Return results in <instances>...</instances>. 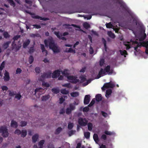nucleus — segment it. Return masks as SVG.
I'll return each mask as SVG.
<instances>
[{
	"instance_id": "c03bdc74",
	"label": "nucleus",
	"mask_w": 148,
	"mask_h": 148,
	"mask_svg": "<svg viewBox=\"0 0 148 148\" xmlns=\"http://www.w3.org/2000/svg\"><path fill=\"white\" fill-rule=\"evenodd\" d=\"M7 1L10 3V5L14 7L15 6V4L13 0H7Z\"/></svg>"
},
{
	"instance_id": "aec40b11",
	"label": "nucleus",
	"mask_w": 148,
	"mask_h": 148,
	"mask_svg": "<svg viewBox=\"0 0 148 148\" xmlns=\"http://www.w3.org/2000/svg\"><path fill=\"white\" fill-rule=\"evenodd\" d=\"M11 42V41H7L4 43L3 45V47L5 49H6L7 48L9 47V45Z\"/></svg>"
},
{
	"instance_id": "f704fd0d",
	"label": "nucleus",
	"mask_w": 148,
	"mask_h": 148,
	"mask_svg": "<svg viewBox=\"0 0 148 148\" xmlns=\"http://www.w3.org/2000/svg\"><path fill=\"white\" fill-rule=\"evenodd\" d=\"M52 92L54 93L58 94L59 92V89L56 88H53L51 90Z\"/></svg>"
},
{
	"instance_id": "680f3d73",
	"label": "nucleus",
	"mask_w": 148,
	"mask_h": 148,
	"mask_svg": "<svg viewBox=\"0 0 148 148\" xmlns=\"http://www.w3.org/2000/svg\"><path fill=\"white\" fill-rule=\"evenodd\" d=\"M35 71L36 73H39L40 71V68L39 67H36L35 68Z\"/></svg>"
},
{
	"instance_id": "72a5a7b5",
	"label": "nucleus",
	"mask_w": 148,
	"mask_h": 148,
	"mask_svg": "<svg viewBox=\"0 0 148 148\" xmlns=\"http://www.w3.org/2000/svg\"><path fill=\"white\" fill-rule=\"evenodd\" d=\"M84 136L87 139H88L90 137V133L89 132H86L84 133Z\"/></svg>"
},
{
	"instance_id": "13d9d810",
	"label": "nucleus",
	"mask_w": 148,
	"mask_h": 148,
	"mask_svg": "<svg viewBox=\"0 0 148 148\" xmlns=\"http://www.w3.org/2000/svg\"><path fill=\"white\" fill-rule=\"evenodd\" d=\"M14 133L15 134H17L18 135H19L21 134V131L19 129H17L15 131Z\"/></svg>"
},
{
	"instance_id": "a211bd4d",
	"label": "nucleus",
	"mask_w": 148,
	"mask_h": 148,
	"mask_svg": "<svg viewBox=\"0 0 148 148\" xmlns=\"http://www.w3.org/2000/svg\"><path fill=\"white\" fill-rule=\"evenodd\" d=\"M11 126L15 128H17L18 127L17 122L14 121L12 120L11 123Z\"/></svg>"
},
{
	"instance_id": "2f4dec72",
	"label": "nucleus",
	"mask_w": 148,
	"mask_h": 148,
	"mask_svg": "<svg viewBox=\"0 0 148 148\" xmlns=\"http://www.w3.org/2000/svg\"><path fill=\"white\" fill-rule=\"evenodd\" d=\"M112 92V91L111 89H109L106 90V96L108 97L109 95H110Z\"/></svg>"
},
{
	"instance_id": "6e6d98bb",
	"label": "nucleus",
	"mask_w": 148,
	"mask_h": 148,
	"mask_svg": "<svg viewBox=\"0 0 148 148\" xmlns=\"http://www.w3.org/2000/svg\"><path fill=\"white\" fill-rule=\"evenodd\" d=\"M54 34H55L56 36L59 39L60 38L61 36H62V35H61V36H60L59 34V32H54Z\"/></svg>"
},
{
	"instance_id": "4be33fe9",
	"label": "nucleus",
	"mask_w": 148,
	"mask_h": 148,
	"mask_svg": "<svg viewBox=\"0 0 148 148\" xmlns=\"http://www.w3.org/2000/svg\"><path fill=\"white\" fill-rule=\"evenodd\" d=\"M108 34L109 36L112 38H114L115 37L114 34L111 31L108 32Z\"/></svg>"
},
{
	"instance_id": "393cba45",
	"label": "nucleus",
	"mask_w": 148,
	"mask_h": 148,
	"mask_svg": "<svg viewBox=\"0 0 148 148\" xmlns=\"http://www.w3.org/2000/svg\"><path fill=\"white\" fill-rule=\"evenodd\" d=\"M50 97V95H49L44 96L42 97V100L43 101H46Z\"/></svg>"
},
{
	"instance_id": "f257e3e1",
	"label": "nucleus",
	"mask_w": 148,
	"mask_h": 148,
	"mask_svg": "<svg viewBox=\"0 0 148 148\" xmlns=\"http://www.w3.org/2000/svg\"><path fill=\"white\" fill-rule=\"evenodd\" d=\"M44 42L46 47L48 46V43L49 44V48L51 49L54 53H58L60 52V49L55 44L54 41L52 39L45 40Z\"/></svg>"
},
{
	"instance_id": "4c0bfd02",
	"label": "nucleus",
	"mask_w": 148,
	"mask_h": 148,
	"mask_svg": "<svg viewBox=\"0 0 148 148\" xmlns=\"http://www.w3.org/2000/svg\"><path fill=\"white\" fill-rule=\"evenodd\" d=\"M104 133L107 135H112L114 134V133L113 132H111L108 131H105L104 132Z\"/></svg>"
},
{
	"instance_id": "dca6fc26",
	"label": "nucleus",
	"mask_w": 148,
	"mask_h": 148,
	"mask_svg": "<svg viewBox=\"0 0 148 148\" xmlns=\"http://www.w3.org/2000/svg\"><path fill=\"white\" fill-rule=\"evenodd\" d=\"M39 136L37 134H36L34 135L32 137V140L33 142L34 143H35L37 140L38 139Z\"/></svg>"
},
{
	"instance_id": "052dcab7",
	"label": "nucleus",
	"mask_w": 148,
	"mask_h": 148,
	"mask_svg": "<svg viewBox=\"0 0 148 148\" xmlns=\"http://www.w3.org/2000/svg\"><path fill=\"white\" fill-rule=\"evenodd\" d=\"M21 36L20 35H16L14 36L13 38V39L14 40H17L18 39L20 38Z\"/></svg>"
},
{
	"instance_id": "ea45409f",
	"label": "nucleus",
	"mask_w": 148,
	"mask_h": 148,
	"mask_svg": "<svg viewBox=\"0 0 148 148\" xmlns=\"http://www.w3.org/2000/svg\"><path fill=\"white\" fill-rule=\"evenodd\" d=\"M27 124V122L26 121H22L20 122V125L22 127L25 126Z\"/></svg>"
},
{
	"instance_id": "a878e982",
	"label": "nucleus",
	"mask_w": 148,
	"mask_h": 148,
	"mask_svg": "<svg viewBox=\"0 0 148 148\" xmlns=\"http://www.w3.org/2000/svg\"><path fill=\"white\" fill-rule=\"evenodd\" d=\"M119 52L121 55L122 56H124L125 57H126V55L128 54L127 51L125 50L123 51L120 50H119Z\"/></svg>"
},
{
	"instance_id": "6ab92c4d",
	"label": "nucleus",
	"mask_w": 148,
	"mask_h": 148,
	"mask_svg": "<svg viewBox=\"0 0 148 148\" xmlns=\"http://www.w3.org/2000/svg\"><path fill=\"white\" fill-rule=\"evenodd\" d=\"M30 41L29 39L27 40L23 44V47L24 48H26L27 47L29 44Z\"/></svg>"
},
{
	"instance_id": "a18cd8bd",
	"label": "nucleus",
	"mask_w": 148,
	"mask_h": 148,
	"mask_svg": "<svg viewBox=\"0 0 148 148\" xmlns=\"http://www.w3.org/2000/svg\"><path fill=\"white\" fill-rule=\"evenodd\" d=\"M72 110L69 108H67L66 109V113L67 114H70Z\"/></svg>"
},
{
	"instance_id": "5fc2aeb1",
	"label": "nucleus",
	"mask_w": 148,
	"mask_h": 148,
	"mask_svg": "<svg viewBox=\"0 0 148 148\" xmlns=\"http://www.w3.org/2000/svg\"><path fill=\"white\" fill-rule=\"evenodd\" d=\"M104 63V60L103 59H101L99 62V65L100 66H103Z\"/></svg>"
},
{
	"instance_id": "58836bf2",
	"label": "nucleus",
	"mask_w": 148,
	"mask_h": 148,
	"mask_svg": "<svg viewBox=\"0 0 148 148\" xmlns=\"http://www.w3.org/2000/svg\"><path fill=\"white\" fill-rule=\"evenodd\" d=\"M34 58L32 56H30L29 58V62L30 64H32L34 61Z\"/></svg>"
},
{
	"instance_id": "423d86ee",
	"label": "nucleus",
	"mask_w": 148,
	"mask_h": 148,
	"mask_svg": "<svg viewBox=\"0 0 148 148\" xmlns=\"http://www.w3.org/2000/svg\"><path fill=\"white\" fill-rule=\"evenodd\" d=\"M138 28H139L140 30V34L138 39L140 41H142L144 40L146 37V34L145 33V28L144 27V31H142V30L140 28V27H138Z\"/></svg>"
},
{
	"instance_id": "79ce46f5",
	"label": "nucleus",
	"mask_w": 148,
	"mask_h": 148,
	"mask_svg": "<svg viewBox=\"0 0 148 148\" xmlns=\"http://www.w3.org/2000/svg\"><path fill=\"white\" fill-rule=\"evenodd\" d=\"M62 86L64 87H66L69 88H71V84L69 83L65 84L62 85Z\"/></svg>"
},
{
	"instance_id": "e433bc0d",
	"label": "nucleus",
	"mask_w": 148,
	"mask_h": 148,
	"mask_svg": "<svg viewBox=\"0 0 148 148\" xmlns=\"http://www.w3.org/2000/svg\"><path fill=\"white\" fill-rule=\"evenodd\" d=\"M83 26L86 29H88L90 27V25L86 22H85L83 24Z\"/></svg>"
},
{
	"instance_id": "c756f323",
	"label": "nucleus",
	"mask_w": 148,
	"mask_h": 148,
	"mask_svg": "<svg viewBox=\"0 0 148 148\" xmlns=\"http://www.w3.org/2000/svg\"><path fill=\"white\" fill-rule=\"evenodd\" d=\"M80 79H81V82L82 83L86 80V78L85 76L82 75L80 77Z\"/></svg>"
},
{
	"instance_id": "c85d7f7f",
	"label": "nucleus",
	"mask_w": 148,
	"mask_h": 148,
	"mask_svg": "<svg viewBox=\"0 0 148 148\" xmlns=\"http://www.w3.org/2000/svg\"><path fill=\"white\" fill-rule=\"evenodd\" d=\"M141 46L145 47L146 48H148V41L143 42Z\"/></svg>"
},
{
	"instance_id": "ddd939ff",
	"label": "nucleus",
	"mask_w": 148,
	"mask_h": 148,
	"mask_svg": "<svg viewBox=\"0 0 148 148\" xmlns=\"http://www.w3.org/2000/svg\"><path fill=\"white\" fill-rule=\"evenodd\" d=\"M90 95H86L85 96L84 99V103L87 105L89 103L90 101Z\"/></svg>"
},
{
	"instance_id": "1a4fd4ad",
	"label": "nucleus",
	"mask_w": 148,
	"mask_h": 148,
	"mask_svg": "<svg viewBox=\"0 0 148 148\" xmlns=\"http://www.w3.org/2000/svg\"><path fill=\"white\" fill-rule=\"evenodd\" d=\"M115 86V85L111 83L110 82L105 83L103 86L101 88L103 90H105L106 89L108 88H113Z\"/></svg>"
},
{
	"instance_id": "0eeeda50",
	"label": "nucleus",
	"mask_w": 148,
	"mask_h": 148,
	"mask_svg": "<svg viewBox=\"0 0 148 148\" xmlns=\"http://www.w3.org/2000/svg\"><path fill=\"white\" fill-rule=\"evenodd\" d=\"M88 121L85 118H79L78 119V123L81 126H86L87 124Z\"/></svg>"
},
{
	"instance_id": "473e14b6",
	"label": "nucleus",
	"mask_w": 148,
	"mask_h": 148,
	"mask_svg": "<svg viewBox=\"0 0 148 148\" xmlns=\"http://www.w3.org/2000/svg\"><path fill=\"white\" fill-rule=\"evenodd\" d=\"M88 129L89 131H91L92 128V124L91 123L87 124Z\"/></svg>"
},
{
	"instance_id": "0e129e2a",
	"label": "nucleus",
	"mask_w": 148,
	"mask_h": 148,
	"mask_svg": "<svg viewBox=\"0 0 148 148\" xmlns=\"http://www.w3.org/2000/svg\"><path fill=\"white\" fill-rule=\"evenodd\" d=\"M39 36V34H32L30 35V36L32 37H38Z\"/></svg>"
},
{
	"instance_id": "37998d69",
	"label": "nucleus",
	"mask_w": 148,
	"mask_h": 148,
	"mask_svg": "<svg viewBox=\"0 0 148 148\" xmlns=\"http://www.w3.org/2000/svg\"><path fill=\"white\" fill-rule=\"evenodd\" d=\"M95 102V99H93L90 102V103L88 106L90 107L93 106Z\"/></svg>"
},
{
	"instance_id": "c9c22d12",
	"label": "nucleus",
	"mask_w": 148,
	"mask_h": 148,
	"mask_svg": "<svg viewBox=\"0 0 148 148\" xmlns=\"http://www.w3.org/2000/svg\"><path fill=\"white\" fill-rule=\"evenodd\" d=\"M102 42L103 43L104 45V47L106 50L107 49V46H106V41L105 39L102 38Z\"/></svg>"
},
{
	"instance_id": "f3484780",
	"label": "nucleus",
	"mask_w": 148,
	"mask_h": 148,
	"mask_svg": "<svg viewBox=\"0 0 148 148\" xmlns=\"http://www.w3.org/2000/svg\"><path fill=\"white\" fill-rule=\"evenodd\" d=\"M102 95L101 94H98L96 95V100L97 101L99 102L102 99Z\"/></svg>"
},
{
	"instance_id": "4468645a",
	"label": "nucleus",
	"mask_w": 148,
	"mask_h": 148,
	"mask_svg": "<svg viewBox=\"0 0 148 148\" xmlns=\"http://www.w3.org/2000/svg\"><path fill=\"white\" fill-rule=\"evenodd\" d=\"M3 78L5 82L8 81L10 79L9 73L6 71L4 73V76Z\"/></svg>"
},
{
	"instance_id": "7ed1b4c3",
	"label": "nucleus",
	"mask_w": 148,
	"mask_h": 148,
	"mask_svg": "<svg viewBox=\"0 0 148 148\" xmlns=\"http://www.w3.org/2000/svg\"><path fill=\"white\" fill-rule=\"evenodd\" d=\"M128 12L129 14L131 16L132 19L133 20V22L135 23L136 25L137 26V27H140V28L142 30V31H144V26L140 22L138 21L137 18L133 16L132 13L130 12V11H128Z\"/></svg>"
},
{
	"instance_id": "39448f33",
	"label": "nucleus",
	"mask_w": 148,
	"mask_h": 148,
	"mask_svg": "<svg viewBox=\"0 0 148 148\" xmlns=\"http://www.w3.org/2000/svg\"><path fill=\"white\" fill-rule=\"evenodd\" d=\"M0 132L2 133V135L4 137L8 136L9 133L7 127L5 126H2L0 128Z\"/></svg>"
},
{
	"instance_id": "49530a36",
	"label": "nucleus",
	"mask_w": 148,
	"mask_h": 148,
	"mask_svg": "<svg viewBox=\"0 0 148 148\" xmlns=\"http://www.w3.org/2000/svg\"><path fill=\"white\" fill-rule=\"evenodd\" d=\"M73 126V125L72 123H70L68 124V128L69 130H71Z\"/></svg>"
},
{
	"instance_id": "4d7b16f0",
	"label": "nucleus",
	"mask_w": 148,
	"mask_h": 148,
	"mask_svg": "<svg viewBox=\"0 0 148 148\" xmlns=\"http://www.w3.org/2000/svg\"><path fill=\"white\" fill-rule=\"evenodd\" d=\"M106 27L108 28H111L112 27V25L111 23H107L106 24Z\"/></svg>"
},
{
	"instance_id": "de8ad7c7",
	"label": "nucleus",
	"mask_w": 148,
	"mask_h": 148,
	"mask_svg": "<svg viewBox=\"0 0 148 148\" xmlns=\"http://www.w3.org/2000/svg\"><path fill=\"white\" fill-rule=\"evenodd\" d=\"M42 85L43 87H49L50 86L49 84L47 82H43L42 83Z\"/></svg>"
},
{
	"instance_id": "864d4df0",
	"label": "nucleus",
	"mask_w": 148,
	"mask_h": 148,
	"mask_svg": "<svg viewBox=\"0 0 148 148\" xmlns=\"http://www.w3.org/2000/svg\"><path fill=\"white\" fill-rule=\"evenodd\" d=\"M21 97V95L20 94L18 93L16 95L15 97L18 100H19L20 99Z\"/></svg>"
},
{
	"instance_id": "603ef678",
	"label": "nucleus",
	"mask_w": 148,
	"mask_h": 148,
	"mask_svg": "<svg viewBox=\"0 0 148 148\" xmlns=\"http://www.w3.org/2000/svg\"><path fill=\"white\" fill-rule=\"evenodd\" d=\"M88 106H86L83 109V111L84 112H87L89 110V108Z\"/></svg>"
},
{
	"instance_id": "09e8293b",
	"label": "nucleus",
	"mask_w": 148,
	"mask_h": 148,
	"mask_svg": "<svg viewBox=\"0 0 148 148\" xmlns=\"http://www.w3.org/2000/svg\"><path fill=\"white\" fill-rule=\"evenodd\" d=\"M69 108L72 110H73L75 108V106L72 103L69 104Z\"/></svg>"
},
{
	"instance_id": "69168bd1",
	"label": "nucleus",
	"mask_w": 148,
	"mask_h": 148,
	"mask_svg": "<svg viewBox=\"0 0 148 148\" xmlns=\"http://www.w3.org/2000/svg\"><path fill=\"white\" fill-rule=\"evenodd\" d=\"M9 95L10 96H14L15 95L14 92V91H10L9 90Z\"/></svg>"
},
{
	"instance_id": "e2e57ef3",
	"label": "nucleus",
	"mask_w": 148,
	"mask_h": 148,
	"mask_svg": "<svg viewBox=\"0 0 148 148\" xmlns=\"http://www.w3.org/2000/svg\"><path fill=\"white\" fill-rule=\"evenodd\" d=\"M22 71V70L20 68H18L16 71V74H20Z\"/></svg>"
},
{
	"instance_id": "5701e85b",
	"label": "nucleus",
	"mask_w": 148,
	"mask_h": 148,
	"mask_svg": "<svg viewBox=\"0 0 148 148\" xmlns=\"http://www.w3.org/2000/svg\"><path fill=\"white\" fill-rule=\"evenodd\" d=\"M62 130V129L61 127H58L54 133L56 135L60 133Z\"/></svg>"
},
{
	"instance_id": "f8f14e48",
	"label": "nucleus",
	"mask_w": 148,
	"mask_h": 148,
	"mask_svg": "<svg viewBox=\"0 0 148 148\" xmlns=\"http://www.w3.org/2000/svg\"><path fill=\"white\" fill-rule=\"evenodd\" d=\"M44 90V89L42 88H36L35 90V94L36 97H37V95H40L42 94V91Z\"/></svg>"
},
{
	"instance_id": "8fccbe9b",
	"label": "nucleus",
	"mask_w": 148,
	"mask_h": 148,
	"mask_svg": "<svg viewBox=\"0 0 148 148\" xmlns=\"http://www.w3.org/2000/svg\"><path fill=\"white\" fill-rule=\"evenodd\" d=\"M45 140H40L38 143V145L40 147H42L43 145L45 143Z\"/></svg>"
},
{
	"instance_id": "774afa93",
	"label": "nucleus",
	"mask_w": 148,
	"mask_h": 148,
	"mask_svg": "<svg viewBox=\"0 0 148 148\" xmlns=\"http://www.w3.org/2000/svg\"><path fill=\"white\" fill-rule=\"evenodd\" d=\"M33 26L35 27L36 29H38L41 28V26L40 25L37 24H34L33 25Z\"/></svg>"
},
{
	"instance_id": "3c124183",
	"label": "nucleus",
	"mask_w": 148,
	"mask_h": 148,
	"mask_svg": "<svg viewBox=\"0 0 148 148\" xmlns=\"http://www.w3.org/2000/svg\"><path fill=\"white\" fill-rule=\"evenodd\" d=\"M5 63L4 61L3 62L0 66V70H2L3 68L5 67Z\"/></svg>"
},
{
	"instance_id": "9d476101",
	"label": "nucleus",
	"mask_w": 148,
	"mask_h": 148,
	"mask_svg": "<svg viewBox=\"0 0 148 148\" xmlns=\"http://www.w3.org/2000/svg\"><path fill=\"white\" fill-rule=\"evenodd\" d=\"M51 71L47 72L46 73H44L41 75V77L43 79L50 78L51 77Z\"/></svg>"
},
{
	"instance_id": "a19ab883",
	"label": "nucleus",
	"mask_w": 148,
	"mask_h": 148,
	"mask_svg": "<svg viewBox=\"0 0 148 148\" xmlns=\"http://www.w3.org/2000/svg\"><path fill=\"white\" fill-rule=\"evenodd\" d=\"M3 35L4 37L6 38H9L10 36L7 32H5L3 34Z\"/></svg>"
},
{
	"instance_id": "b1692460",
	"label": "nucleus",
	"mask_w": 148,
	"mask_h": 148,
	"mask_svg": "<svg viewBox=\"0 0 148 148\" xmlns=\"http://www.w3.org/2000/svg\"><path fill=\"white\" fill-rule=\"evenodd\" d=\"M93 138L94 140L96 143H97L99 141L98 136L97 134H94L93 136Z\"/></svg>"
},
{
	"instance_id": "bb28decb",
	"label": "nucleus",
	"mask_w": 148,
	"mask_h": 148,
	"mask_svg": "<svg viewBox=\"0 0 148 148\" xmlns=\"http://www.w3.org/2000/svg\"><path fill=\"white\" fill-rule=\"evenodd\" d=\"M27 134V132L26 130H22L21 132V136L23 138L25 137Z\"/></svg>"
},
{
	"instance_id": "20e7f679",
	"label": "nucleus",
	"mask_w": 148,
	"mask_h": 148,
	"mask_svg": "<svg viewBox=\"0 0 148 148\" xmlns=\"http://www.w3.org/2000/svg\"><path fill=\"white\" fill-rule=\"evenodd\" d=\"M26 12L27 13L31 15L32 17L34 19H40V20L44 21H47L49 20V19L48 18H43L38 15H35V13L29 12L27 10Z\"/></svg>"
},
{
	"instance_id": "338daca9",
	"label": "nucleus",
	"mask_w": 148,
	"mask_h": 148,
	"mask_svg": "<svg viewBox=\"0 0 148 148\" xmlns=\"http://www.w3.org/2000/svg\"><path fill=\"white\" fill-rule=\"evenodd\" d=\"M101 113L102 116L105 117H106L108 116V114L103 111H102Z\"/></svg>"
},
{
	"instance_id": "f03ea898",
	"label": "nucleus",
	"mask_w": 148,
	"mask_h": 148,
	"mask_svg": "<svg viewBox=\"0 0 148 148\" xmlns=\"http://www.w3.org/2000/svg\"><path fill=\"white\" fill-rule=\"evenodd\" d=\"M113 71L112 70L110 69V66L109 65L107 66L104 69L101 68L99 72L98 75H97L96 79H99L101 76L106 75V72L108 73V75L112 74L113 73Z\"/></svg>"
},
{
	"instance_id": "6e6552de",
	"label": "nucleus",
	"mask_w": 148,
	"mask_h": 148,
	"mask_svg": "<svg viewBox=\"0 0 148 148\" xmlns=\"http://www.w3.org/2000/svg\"><path fill=\"white\" fill-rule=\"evenodd\" d=\"M70 82L72 84H76L79 81V80L77 79V77L73 76H69L67 77Z\"/></svg>"
},
{
	"instance_id": "412c9836",
	"label": "nucleus",
	"mask_w": 148,
	"mask_h": 148,
	"mask_svg": "<svg viewBox=\"0 0 148 148\" xmlns=\"http://www.w3.org/2000/svg\"><path fill=\"white\" fill-rule=\"evenodd\" d=\"M67 49L68 48H66V50L64 52L69 53H74L76 52L75 50L72 49L71 48H69L68 50H67Z\"/></svg>"
},
{
	"instance_id": "bf43d9fd",
	"label": "nucleus",
	"mask_w": 148,
	"mask_h": 148,
	"mask_svg": "<svg viewBox=\"0 0 148 148\" xmlns=\"http://www.w3.org/2000/svg\"><path fill=\"white\" fill-rule=\"evenodd\" d=\"M1 88L3 91H7L8 89V87L5 86H3L1 87Z\"/></svg>"
},
{
	"instance_id": "2eb2a0df",
	"label": "nucleus",
	"mask_w": 148,
	"mask_h": 148,
	"mask_svg": "<svg viewBox=\"0 0 148 148\" xmlns=\"http://www.w3.org/2000/svg\"><path fill=\"white\" fill-rule=\"evenodd\" d=\"M40 46L42 52V53L45 52V56H47V54L48 52L45 49L44 45L43 44H40Z\"/></svg>"
},
{
	"instance_id": "7c9ffc66",
	"label": "nucleus",
	"mask_w": 148,
	"mask_h": 148,
	"mask_svg": "<svg viewBox=\"0 0 148 148\" xmlns=\"http://www.w3.org/2000/svg\"><path fill=\"white\" fill-rule=\"evenodd\" d=\"M61 93L67 95L69 93V91L66 90V89H62L60 90Z\"/></svg>"
},
{
	"instance_id": "cd10ccee",
	"label": "nucleus",
	"mask_w": 148,
	"mask_h": 148,
	"mask_svg": "<svg viewBox=\"0 0 148 148\" xmlns=\"http://www.w3.org/2000/svg\"><path fill=\"white\" fill-rule=\"evenodd\" d=\"M71 96L73 97H76L79 95V93L77 92H72L70 94Z\"/></svg>"
},
{
	"instance_id": "9b49d317",
	"label": "nucleus",
	"mask_w": 148,
	"mask_h": 148,
	"mask_svg": "<svg viewBox=\"0 0 148 148\" xmlns=\"http://www.w3.org/2000/svg\"><path fill=\"white\" fill-rule=\"evenodd\" d=\"M60 75V71L59 70H55L52 73V77L53 78H56L59 77Z\"/></svg>"
}]
</instances>
